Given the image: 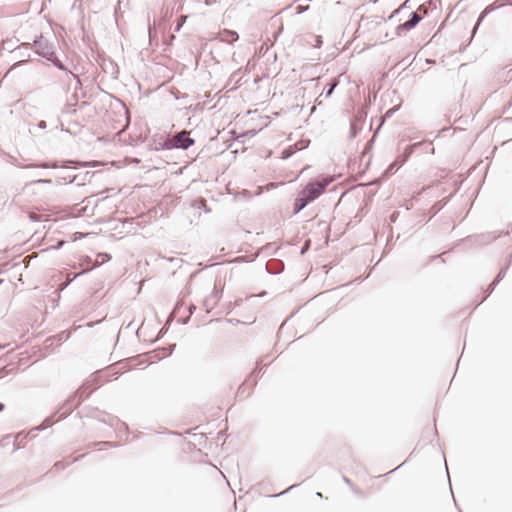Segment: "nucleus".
I'll return each instance as SVG.
<instances>
[{
  "label": "nucleus",
  "instance_id": "24",
  "mask_svg": "<svg viewBox=\"0 0 512 512\" xmlns=\"http://www.w3.org/2000/svg\"><path fill=\"white\" fill-rule=\"evenodd\" d=\"M29 45L30 44H22L21 46L18 47V50L19 51H21L22 49L28 50L29 49Z\"/></svg>",
  "mask_w": 512,
  "mask_h": 512
},
{
  "label": "nucleus",
  "instance_id": "10",
  "mask_svg": "<svg viewBox=\"0 0 512 512\" xmlns=\"http://www.w3.org/2000/svg\"><path fill=\"white\" fill-rule=\"evenodd\" d=\"M331 178H325L322 181L314 183V185L317 187V190L322 193L325 188L331 183Z\"/></svg>",
  "mask_w": 512,
  "mask_h": 512
},
{
  "label": "nucleus",
  "instance_id": "4",
  "mask_svg": "<svg viewBox=\"0 0 512 512\" xmlns=\"http://www.w3.org/2000/svg\"><path fill=\"white\" fill-rule=\"evenodd\" d=\"M302 193L307 197L308 201L310 202H312L321 195V193L317 190V187L314 185V183L307 184L305 188L302 190Z\"/></svg>",
  "mask_w": 512,
  "mask_h": 512
},
{
  "label": "nucleus",
  "instance_id": "23",
  "mask_svg": "<svg viewBox=\"0 0 512 512\" xmlns=\"http://www.w3.org/2000/svg\"><path fill=\"white\" fill-rule=\"evenodd\" d=\"M52 181L50 179H39L35 181V183H51Z\"/></svg>",
  "mask_w": 512,
  "mask_h": 512
},
{
  "label": "nucleus",
  "instance_id": "25",
  "mask_svg": "<svg viewBox=\"0 0 512 512\" xmlns=\"http://www.w3.org/2000/svg\"><path fill=\"white\" fill-rule=\"evenodd\" d=\"M38 127H39V128H41V129L46 128V122H45V121H40V122L38 123Z\"/></svg>",
  "mask_w": 512,
  "mask_h": 512
},
{
  "label": "nucleus",
  "instance_id": "7",
  "mask_svg": "<svg viewBox=\"0 0 512 512\" xmlns=\"http://www.w3.org/2000/svg\"><path fill=\"white\" fill-rule=\"evenodd\" d=\"M239 36L237 32L232 30H224L221 33V40L227 43H233L234 41L238 40Z\"/></svg>",
  "mask_w": 512,
  "mask_h": 512
},
{
  "label": "nucleus",
  "instance_id": "20",
  "mask_svg": "<svg viewBox=\"0 0 512 512\" xmlns=\"http://www.w3.org/2000/svg\"><path fill=\"white\" fill-rule=\"evenodd\" d=\"M296 486H297V485H291V486H290V487H288L286 490H284V491H282V492H280V493L276 494L275 496L283 495V494H285V493L289 492L290 490H292L293 488H295Z\"/></svg>",
  "mask_w": 512,
  "mask_h": 512
},
{
  "label": "nucleus",
  "instance_id": "29",
  "mask_svg": "<svg viewBox=\"0 0 512 512\" xmlns=\"http://www.w3.org/2000/svg\"><path fill=\"white\" fill-rule=\"evenodd\" d=\"M399 10H395L389 17L388 20H391L394 17V14L398 13Z\"/></svg>",
  "mask_w": 512,
  "mask_h": 512
},
{
  "label": "nucleus",
  "instance_id": "38",
  "mask_svg": "<svg viewBox=\"0 0 512 512\" xmlns=\"http://www.w3.org/2000/svg\"><path fill=\"white\" fill-rule=\"evenodd\" d=\"M67 286V283L62 284V289H64Z\"/></svg>",
  "mask_w": 512,
  "mask_h": 512
},
{
  "label": "nucleus",
  "instance_id": "32",
  "mask_svg": "<svg viewBox=\"0 0 512 512\" xmlns=\"http://www.w3.org/2000/svg\"><path fill=\"white\" fill-rule=\"evenodd\" d=\"M22 436H23V437H25V436L23 435V433H18V434L16 435V440H17L18 438L22 437Z\"/></svg>",
  "mask_w": 512,
  "mask_h": 512
},
{
  "label": "nucleus",
  "instance_id": "18",
  "mask_svg": "<svg viewBox=\"0 0 512 512\" xmlns=\"http://www.w3.org/2000/svg\"><path fill=\"white\" fill-rule=\"evenodd\" d=\"M36 166H37V167H41V168H50V167H52V168H56V167H58L57 163L49 164V163H47V162H45V163H41V164L36 165Z\"/></svg>",
  "mask_w": 512,
  "mask_h": 512
},
{
  "label": "nucleus",
  "instance_id": "14",
  "mask_svg": "<svg viewBox=\"0 0 512 512\" xmlns=\"http://www.w3.org/2000/svg\"><path fill=\"white\" fill-rule=\"evenodd\" d=\"M161 136H162V135H154V136H153V144H154V149H155V150L165 149L164 147H162V146L160 145V143H161L160 137H161Z\"/></svg>",
  "mask_w": 512,
  "mask_h": 512
},
{
  "label": "nucleus",
  "instance_id": "5",
  "mask_svg": "<svg viewBox=\"0 0 512 512\" xmlns=\"http://www.w3.org/2000/svg\"><path fill=\"white\" fill-rule=\"evenodd\" d=\"M310 201H308L307 197L303 195L302 191L298 195V197L295 199L294 202V213H299L301 210H303Z\"/></svg>",
  "mask_w": 512,
  "mask_h": 512
},
{
  "label": "nucleus",
  "instance_id": "6",
  "mask_svg": "<svg viewBox=\"0 0 512 512\" xmlns=\"http://www.w3.org/2000/svg\"><path fill=\"white\" fill-rule=\"evenodd\" d=\"M498 1L494 2L493 5H490L488 7H486L482 13L480 14L479 18H478V21L473 29V34L476 32L477 28L479 27L480 23L482 22V20L486 17V15L491 12L492 10H494L495 8L497 7H500L501 5H497Z\"/></svg>",
  "mask_w": 512,
  "mask_h": 512
},
{
  "label": "nucleus",
  "instance_id": "34",
  "mask_svg": "<svg viewBox=\"0 0 512 512\" xmlns=\"http://www.w3.org/2000/svg\"><path fill=\"white\" fill-rule=\"evenodd\" d=\"M316 496H317V497H319V498H321V497H322V493H321V492H317V493H316Z\"/></svg>",
  "mask_w": 512,
  "mask_h": 512
},
{
  "label": "nucleus",
  "instance_id": "2",
  "mask_svg": "<svg viewBox=\"0 0 512 512\" xmlns=\"http://www.w3.org/2000/svg\"><path fill=\"white\" fill-rule=\"evenodd\" d=\"M33 49L36 54L44 57V58H50L52 57V54L54 53V46L51 44L47 39H45L43 36H40L33 42Z\"/></svg>",
  "mask_w": 512,
  "mask_h": 512
},
{
  "label": "nucleus",
  "instance_id": "31",
  "mask_svg": "<svg viewBox=\"0 0 512 512\" xmlns=\"http://www.w3.org/2000/svg\"><path fill=\"white\" fill-rule=\"evenodd\" d=\"M174 348H175V344H173L172 346H170V348H169V350H170V351H169V355L172 353V351H173V349H174Z\"/></svg>",
  "mask_w": 512,
  "mask_h": 512
},
{
  "label": "nucleus",
  "instance_id": "37",
  "mask_svg": "<svg viewBox=\"0 0 512 512\" xmlns=\"http://www.w3.org/2000/svg\"><path fill=\"white\" fill-rule=\"evenodd\" d=\"M315 110H316V108H315V106H313L312 109H311V113H314Z\"/></svg>",
  "mask_w": 512,
  "mask_h": 512
},
{
  "label": "nucleus",
  "instance_id": "27",
  "mask_svg": "<svg viewBox=\"0 0 512 512\" xmlns=\"http://www.w3.org/2000/svg\"><path fill=\"white\" fill-rule=\"evenodd\" d=\"M343 481H344L346 484L351 485V481H350V479H349V478H347V477H345V476L343 477Z\"/></svg>",
  "mask_w": 512,
  "mask_h": 512
},
{
  "label": "nucleus",
  "instance_id": "21",
  "mask_svg": "<svg viewBox=\"0 0 512 512\" xmlns=\"http://www.w3.org/2000/svg\"><path fill=\"white\" fill-rule=\"evenodd\" d=\"M309 6H306V7H302V6H298L297 7V13L298 14H301L303 13L304 11L308 10Z\"/></svg>",
  "mask_w": 512,
  "mask_h": 512
},
{
  "label": "nucleus",
  "instance_id": "13",
  "mask_svg": "<svg viewBox=\"0 0 512 512\" xmlns=\"http://www.w3.org/2000/svg\"><path fill=\"white\" fill-rule=\"evenodd\" d=\"M48 61L52 62L58 69L67 71L66 67L61 63V61L55 56V53L52 54V57L47 58Z\"/></svg>",
  "mask_w": 512,
  "mask_h": 512
},
{
  "label": "nucleus",
  "instance_id": "17",
  "mask_svg": "<svg viewBox=\"0 0 512 512\" xmlns=\"http://www.w3.org/2000/svg\"><path fill=\"white\" fill-rule=\"evenodd\" d=\"M51 425H52L51 420H50L49 418H47V419H45V420L43 421V423H42L39 427H37L36 429H37V430H44V429L48 428V427H49V426H51Z\"/></svg>",
  "mask_w": 512,
  "mask_h": 512
},
{
  "label": "nucleus",
  "instance_id": "1",
  "mask_svg": "<svg viewBox=\"0 0 512 512\" xmlns=\"http://www.w3.org/2000/svg\"><path fill=\"white\" fill-rule=\"evenodd\" d=\"M160 140V145L166 148V150L174 148L186 150L195 143L194 139L189 137V133L186 130L176 133L172 138L161 136Z\"/></svg>",
  "mask_w": 512,
  "mask_h": 512
},
{
  "label": "nucleus",
  "instance_id": "19",
  "mask_svg": "<svg viewBox=\"0 0 512 512\" xmlns=\"http://www.w3.org/2000/svg\"><path fill=\"white\" fill-rule=\"evenodd\" d=\"M28 216L34 222L40 221V215L35 212H30Z\"/></svg>",
  "mask_w": 512,
  "mask_h": 512
},
{
  "label": "nucleus",
  "instance_id": "30",
  "mask_svg": "<svg viewBox=\"0 0 512 512\" xmlns=\"http://www.w3.org/2000/svg\"><path fill=\"white\" fill-rule=\"evenodd\" d=\"M99 256H102V257H103V260H104V259H109V258H110V257H109V255H107V254H103V255H102V254H100Z\"/></svg>",
  "mask_w": 512,
  "mask_h": 512
},
{
  "label": "nucleus",
  "instance_id": "3",
  "mask_svg": "<svg viewBox=\"0 0 512 512\" xmlns=\"http://www.w3.org/2000/svg\"><path fill=\"white\" fill-rule=\"evenodd\" d=\"M421 19V16L417 12H412L408 21L397 26L395 34L397 36L403 35L405 32L414 28L421 21Z\"/></svg>",
  "mask_w": 512,
  "mask_h": 512
},
{
  "label": "nucleus",
  "instance_id": "28",
  "mask_svg": "<svg viewBox=\"0 0 512 512\" xmlns=\"http://www.w3.org/2000/svg\"><path fill=\"white\" fill-rule=\"evenodd\" d=\"M54 467H55L56 469H59L60 467H63V464H62V462H57V463L54 465Z\"/></svg>",
  "mask_w": 512,
  "mask_h": 512
},
{
  "label": "nucleus",
  "instance_id": "8",
  "mask_svg": "<svg viewBox=\"0 0 512 512\" xmlns=\"http://www.w3.org/2000/svg\"><path fill=\"white\" fill-rule=\"evenodd\" d=\"M421 143H415V144H412L408 147H406L405 151H404V154L402 155V158H401V163L400 165H403L407 160L408 158L411 156V154L414 152L415 148L419 147Z\"/></svg>",
  "mask_w": 512,
  "mask_h": 512
},
{
  "label": "nucleus",
  "instance_id": "33",
  "mask_svg": "<svg viewBox=\"0 0 512 512\" xmlns=\"http://www.w3.org/2000/svg\"><path fill=\"white\" fill-rule=\"evenodd\" d=\"M401 158H402V156H399L395 161H398V164H400L401 163Z\"/></svg>",
  "mask_w": 512,
  "mask_h": 512
},
{
  "label": "nucleus",
  "instance_id": "11",
  "mask_svg": "<svg viewBox=\"0 0 512 512\" xmlns=\"http://www.w3.org/2000/svg\"><path fill=\"white\" fill-rule=\"evenodd\" d=\"M331 178H325L322 181L314 183V185L317 187V190L322 193L325 188L331 183Z\"/></svg>",
  "mask_w": 512,
  "mask_h": 512
},
{
  "label": "nucleus",
  "instance_id": "9",
  "mask_svg": "<svg viewBox=\"0 0 512 512\" xmlns=\"http://www.w3.org/2000/svg\"><path fill=\"white\" fill-rule=\"evenodd\" d=\"M506 271H507V267L501 269L497 275V277L495 278V280L491 283L490 285V289H489V293H492V291L494 290L495 286L505 277L506 275Z\"/></svg>",
  "mask_w": 512,
  "mask_h": 512
},
{
  "label": "nucleus",
  "instance_id": "12",
  "mask_svg": "<svg viewBox=\"0 0 512 512\" xmlns=\"http://www.w3.org/2000/svg\"><path fill=\"white\" fill-rule=\"evenodd\" d=\"M337 85V81H333L332 83L328 84V86L324 88V91L320 96L324 94L325 97H330Z\"/></svg>",
  "mask_w": 512,
  "mask_h": 512
},
{
  "label": "nucleus",
  "instance_id": "16",
  "mask_svg": "<svg viewBox=\"0 0 512 512\" xmlns=\"http://www.w3.org/2000/svg\"><path fill=\"white\" fill-rule=\"evenodd\" d=\"M401 166L402 165L398 164V161H394L393 163L390 164L386 172L392 173L394 170L399 169Z\"/></svg>",
  "mask_w": 512,
  "mask_h": 512
},
{
  "label": "nucleus",
  "instance_id": "15",
  "mask_svg": "<svg viewBox=\"0 0 512 512\" xmlns=\"http://www.w3.org/2000/svg\"><path fill=\"white\" fill-rule=\"evenodd\" d=\"M294 153V149L292 146H289L288 148L284 149L283 152H282V158L283 159H288L289 157H291Z\"/></svg>",
  "mask_w": 512,
  "mask_h": 512
},
{
  "label": "nucleus",
  "instance_id": "35",
  "mask_svg": "<svg viewBox=\"0 0 512 512\" xmlns=\"http://www.w3.org/2000/svg\"><path fill=\"white\" fill-rule=\"evenodd\" d=\"M4 409V404L0 403V412Z\"/></svg>",
  "mask_w": 512,
  "mask_h": 512
},
{
  "label": "nucleus",
  "instance_id": "36",
  "mask_svg": "<svg viewBox=\"0 0 512 512\" xmlns=\"http://www.w3.org/2000/svg\"><path fill=\"white\" fill-rule=\"evenodd\" d=\"M316 102L318 105H321V101L319 100V98L316 99Z\"/></svg>",
  "mask_w": 512,
  "mask_h": 512
},
{
  "label": "nucleus",
  "instance_id": "26",
  "mask_svg": "<svg viewBox=\"0 0 512 512\" xmlns=\"http://www.w3.org/2000/svg\"><path fill=\"white\" fill-rule=\"evenodd\" d=\"M184 20H185V18H182V21L177 25V27L175 28V31H179L181 29Z\"/></svg>",
  "mask_w": 512,
  "mask_h": 512
},
{
  "label": "nucleus",
  "instance_id": "22",
  "mask_svg": "<svg viewBox=\"0 0 512 512\" xmlns=\"http://www.w3.org/2000/svg\"><path fill=\"white\" fill-rule=\"evenodd\" d=\"M350 130L351 137H354L356 135V127L354 124H351Z\"/></svg>",
  "mask_w": 512,
  "mask_h": 512
}]
</instances>
